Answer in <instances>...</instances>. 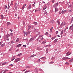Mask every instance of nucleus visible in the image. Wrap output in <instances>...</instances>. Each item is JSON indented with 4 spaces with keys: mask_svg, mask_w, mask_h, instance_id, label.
I'll return each mask as SVG.
<instances>
[{
    "mask_svg": "<svg viewBox=\"0 0 73 73\" xmlns=\"http://www.w3.org/2000/svg\"><path fill=\"white\" fill-rule=\"evenodd\" d=\"M20 60V58H18L15 59L14 62H18V61H19Z\"/></svg>",
    "mask_w": 73,
    "mask_h": 73,
    "instance_id": "obj_1",
    "label": "nucleus"
},
{
    "mask_svg": "<svg viewBox=\"0 0 73 73\" xmlns=\"http://www.w3.org/2000/svg\"><path fill=\"white\" fill-rule=\"evenodd\" d=\"M35 36H34L32 37V38L30 39L29 40V41L32 42V41H33V40H35Z\"/></svg>",
    "mask_w": 73,
    "mask_h": 73,
    "instance_id": "obj_2",
    "label": "nucleus"
},
{
    "mask_svg": "<svg viewBox=\"0 0 73 73\" xmlns=\"http://www.w3.org/2000/svg\"><path fill=\"white\" fill-rule=\"evenodd\" d=\"M72 53L71 52H67L66 54V56H69V55H70V54H71Z\"/></svg>",
    "mask_w": 73,
    "mask_h": 73,
    "instance_id": "obj_3",
    "label": "nucleus"
},
{
    "mask_svg": "<svg viewBox=\"0 0 73 73\" xmlns=\"http://www.w3.org/2000/svg\"><path fill=\"white\" fill-rule=\"evenodd\" d=\"M16 56H14L12 58H11V61H13V60H15V57Z\"/></svg>",
    "mask_w": 73,
    "mask_h": 73,
    "instance_id": "obj_4",
    "label": "nucleus"
},
{
    "mask_svg": "<svg viewBox=\"0 0 73 73\" xmlns=\"http://www.w3.org/2000/svg\"><path fill=\"white\" fill-rule=\"evenodd\" d=\"M7 27H8L9 25H10L11 24V23L10 22H8L7 23Z\"/></svg>",
    "mask_w": 73,
    "mask_h": 73,
    "instance_id": "obj_5",
    "label": "nucleus"
},
{
    "mask_svg": "<svg viewBox=\"0 0 73 73\" xmlns=\"http://www.w3.org/2000/svg\"><path fill=\"white\" fill-rule=\"evenodd\" d=\"M47 8V6H46V5H45L43 7V11H44V10H45V9H46Z\"/></svg>",
    "mask_w": 73,
    "mask_h": 73,
    "instance_id": "obj_6",
    "label": "nucleus"
},
{
    "mask_svg": "<svg viewBox=\"0 0 73 73\" xmlns=\"http://www.w3.org/2000/svg\"><path fill=\"white\" fill-rule=\"evenodd\" d=\"M67 12V11L66 10H62V14H64V13H65V12Z\"/></svg>",
    "mask_w": 73,
    "mask_h": 73,
    "instance_id": "obj_7",
    "label": "nucleus"
},
{
    "mask_svg": "<svg viewBox=\"0 0 73 73\" xmlns=\"http://www.w3.org/2000/svg\"><path fill=\"white\" fill-rule=\"evenodd\" d=\"M57 23H58V25H60V20H59V19H58V21H57Z\"/></svg>",
    "mask_w": 73,
    "mask_h": 73,
    "instance_id": "obj_8",
    "label": "nucleus"
},
{
    "mask_svg": "<svg viewBox=\"0 0 73 73\" xmlns=\"http://www.w3.org/2000/svg\"><path fill=\"white\" fill-rule=\"evenodd\" d=\"M27 26L28 27V28L29 29H28V31H29V30L30 29H31V26H30V25H27Z\"/></svg>",
    "mask_w": 73,
    "mask_h": 73,
    "instance_id": "obj_9",
    "label": "nucleus"
},
{
    "mask_svg": "<svg viewBox=\"0 0 73 73\" xmlns=\"http://www.w3.org/2000/svg\"><path fill=\"white\" fill-rule=\"evenodd\" d=\"M31 6H32V5H29V6L28 7V8L29 10L31 9Z\"/></svg>",
    "mask_w": 73,
    "mask_h": 73,
    "instance_id": "obj_10",
    "label": "nucleus"
},
{
    "mask_svg": "<svg viewBox=\"0 0 73 73\" xmlns=\"http://www.w3.org/2000/svg\"><path fill=\"white\" fill-rule=\"evenodd\" d=\"M63 33H64V31H63V30H62L61 31L60 35H62L61 37L62 36V35H63Z\"/></svg>",
    "mask_w": 73,
    "mask_h": 73,
    "instance_id": "obj_11",
    "label": "nucleus"
},
{
    "mask_svg": "<svg viewBox=\"0 0 73 73\" xmlns=\"http://www.w3.org/2000/svg\"><path fill=\"white\" fill-rule=\"evenodd\" d=\"M73 29V24L70 27L69 29Z\"/></svg>",
    "mask_w": 73,
    "mask_h": 73,
    "instance_id": "obj_12",
    "label": "nucleus"
},
{
    "mask_svg": "<svg viewBox=\"0 0 73 73\" xmlns=\"http://www.w3.org/2000/svg\"><path fill=\"white\" fill-rule=\"evenodd\" d=\"M67 59H70V58H68V57H65V58H64V60H67Z\"/></svg>",
    "mask_w": 73,
    "mask_h": 73,
    "instance_id": "obj_13",
    "label": "nucleus"
},
{
    "mask_svg": "<svg viewBox=\"0 0 73 73\" xmlns=\"http://www.w3.org/2000/svg\"><path fill=\"white\" fill-rule=\"evenodd\" d=\"M5 45V44L4 43L1 45V47H3V46H4Z\"/></svg>",
    "mask_w": 73,
    "mask_h": 73,
    "instance_id": "obj_14",
    "label": "nucleus"
},
{
    "mask_svg": "<svg viewBox=\"0 0 73 73\" xmlns=\"http://www.w3.org/2000/svg\"><path fill=\"white\" fill-rule=\"evenodd\" d=\"M46 40H44L42 42V44H45V43H46Z\"/></svg>",
    "mask_w": 73,
    "mask_h": 73,
    "instance_id": "obj_15",
    "label": "nucleus"
},
{
    "mask_svg": "<svg viewBox=\"0 0 73 73\" xmlns=\"http://www.w3.org/2000/svg\"><path fill=\"white\" fill-rule=\"evenodd\" d=\"M43 36H41V35H39L38 37V38H37V40H39V39H40V37H42Z\"/></svg>",
    "mask_w": 73,
    "mask_h": 73,
    "instance_id": "obj_16",
    "label": "nucleus"
},
{
    "mask_svg": "<svg viewBox=\"0 0 73 73\" xmlns=\"http://www.w3.org/2000/svg\"><path fill=\"white\" fill-rule=\"evenodd\" d=\"M1 19L2 20H3V18H4V16L3 15H1Z\"/></svg>",
    "mask_w": 73,
    "mask_h": 73,
    "instance_id": "obj_17",
    "label": "nucleus"
},
{
    "mask_svg": "<svg viewBox=\"0 0 73 73\" xmlns=\"http://www.w3.org/2000/svg\"><path fill=\"white\" fill-rule=\"evenodd\" d=\"M22 55V53H20L19 54L17 55V56H21Z\"/></svg>",
    "mask_w": 73,
    "mask_h": 73,
    "instance_id": "obj_18",
    "label": "nucleus"
},
{
    "mask_svg": "<svg viewBox=\"0 0 73 73\" xmlns=\"http://www.w3.org/2000/svg\"><path fill=\"white\" fill-rule=\"evenodd\" d=\"M21 46V44H19L17 45V47H19V46Z\"/></svg>",
    "mask_w": 73,
    "mask_h": 73,
    "instance_id": "obj_19",
    "label": "nucleus"
},
{
    "mask_svg": "<svg viewBox=\"0 0 73 73\" xmlns=\"http://www.w3.org/2000/svg\"><path fill=\"white\" fill-rule=\"evenodd\" d=\"M31 33V31H29L27 32V35H29Z\"/></svg>",
    "mask_w": 73,
    "mask_h": 73,
    "instance_id": "obj_20",
    "label": "nucleus"
},
{
    "mask_svg": "<svg viewBox=\"0 0 73 73\" xmlns=\"http://www.w3.org/2000/svg\"><path fill=\"white\" fill-rule=\"evenodd\" d=\"M6 63H7V62H5L3 63L2 64L1 66H3V65H5V64H6Z\"/></svg>",
    "mask_w": 73,
    "mask_h": 73,
    "instance_id": "obj_21",
    "label": "nucleus"
},
{
    "mask_svg": "<svg viewBox=\"0 0 73 73\" xmlns=\"http://www.w3.org/2000/svg\"><path fill=\"white\" fill-rule=\"evenodd\" d=\"M57 11H58V8L56 7L55 8V12H57Z\"/></svg>",
    "mask_w": 73,
    "mask_h": 73,
    "instance_id": "obj_22",
    "label": "nucleus"
},
{
    "mask_svg": "<svg viewBox=\"0 0 73 73\" xmlns=\"http://www.w3.org/2000/svg\"><path fill=\"white\" fill-rule=\"evenodd\" d=\"M73 58H72L70 60H69V62H73Z\"/></svg>",
    "mask_w": 73,
    "mask_h": 73,
    "instance_id": "obj_23",
    "label": "nucleus"
},
{
    "mask_svg": "<svg viewBox=\"0 0 73 73\" xmlns=\"http://www.w3.org/2000/svg\"><path fill=\"white\" fill-rule=\"evenodd\" d=\"M33 24L36 25H37V22H33Z\"/></svg>",
    "mask_w": 73,
    "mask_h": 73,
    "instance_id": "obj_24",
    "label": "nucleus"
},
{
    "mask_svg": "<svg viewBox=\"0 0 73 73\" xmlns=\"http://www.w3.org/2000/svg\"><path fill=\"white\" fill-rule=\"evenodd\" d=\"M10 35L9 34H7L6 35V37L7 38H8V37Z\"/></svg>",
    "mask_w": 73,
    "mask_h": 73,
    "instance_id": "obj_25",
    "label": "nucleus"
},
{
    "mask_svg": "<svg viewBox=\"0 0 73 73\" xmlns=\"http://www.w3.org/2000/svg\"><path fill=\"white\" fill-rule=\"evenodd\" d=\"M13 1H11V4H10V5H13Z\"/></svg>",
    "mask_w": 73,
    "mask_h": 73,
    "instance_id": "obj_26",
    "label": "nucleus"
},
{
    "mask_svg": "<svg viewBox=\"0 0 73 73\" xmlns=\"http://www.w3.org/2000/svg\"><path fill=\"white\" fill-rule=\"evenodd\" d=\"M41 60H40V59H38L37 61V62H40Z\"/></svg>",
    "mask_w": 73,
    "mask_h": 73,
    "instance_id": "obj_27",
    "label": "nucleus"
},
{
    "mask_svg": "<svg viewBox=\"0 0 73 73\" xmlns=\"http://www.w3.org/2000/svg\"><path fill=\"white\" fill-rule=\"evenodd\" d=\"M19 41V38H17V40H16V42H18Z\"/></svg>",
    "mask_w": 73,
    "mask_h": 73,
    "instance_id": "obj_28",
    "label": "nucleus"
},
{
    "mask_svg": "<svg viewBox=\"0 0 73 73\" xmlns=\"http://www.w3.org/2000/svg\"><path fill=\"white\" fill-rule=\"evenodd\" d=\"M57 40H58L57 39H55L54 40V41L55 42V43L56 42H57Z\"/></svg>",
    "mask_w": 73,
    "mask_h": 73,
    "instance_id": "obj_29",
    "label": "nucleus"
},
{
    "mask_svg": "<svg viewBox=\"0 0 73 73\" xmlns=\"http://www.w3.org/2000/svg\"><path fill=\"white\" fill-rule=\"evenodd\" d=\"M36 56V55H35V54H33L32 55H31V57H34V56Z\"/></svg>",
    "mask_w": 73,
    "mask_h": 73,
    "instance_id": "obj_30",
    "label": "nucleus"
},
{
    "mask_svg": "<svg viewBox=\"0 0 73 73\" xmlns=\"http://www.w3.org/2000/svg\"><path fill=\"white\" fill-rule=\"evenodd\" d=\"M48 33H47V32H46L45 33V35L46 36H48Z\"/></svg>",
    "mask_w": 73,
    "mask_h": 73,
    "instance_id": "obj_31",
    "label": "nucleus"
},
{
    "mask_svg": "<svg viewBox=\"0 0 73 73\" xmlns=\"http://www.w3.org/2000/svg\"><path fill=\"white\" fill-rule=\"evenodd\" d=\"M55 38H56L55 37H52L51 39L52 40H54V39Z\"/></svg>",
    "mask_w": 73,
    "mask_h": 73,
    "instance_id": "obj_32",
    "label": "nucleus"
},
{
    "mask_svg": "<svg viewBox=\"0 0 73 73\" xmlns=\"http://www.w3.org/2000/svg\"><path fill=\"white\" fill-rule=\"evenodd\" d=\"M45 58L44 57H42L41 58H40V59L41 60H43V59H44V58Z\"/></svg>",
    "mask_w": 73,
    "mask_h": 73,
    "instance_id": "obj_33",
    "label": "nucleus"
},
{
    "mask_svg": "<svg viewBox=\"0 0 73 73\" xmlns=\"http://www.w3.org/2000/svg\"><path fill=\"white\" fill-rule=\"evenodd\" d=\"M63 25V22L60 25V27H62V25Z\"/></svg>",
    "mask_w": 73,
    "mask_h": 73,
    "instance_id": "obj_34",
    "label": "nucleus"
},
{
    "mask_svg": "<svg viewBox=\"0 0 73 73\" xmlns=\"http://www.w3.org/2000/svg\"><path fill=\"white\" fill-rule=\"evenodd\" d=\"M50 22H51L52 23H53L54 22V21L53 20H52L50 21Z\"/></svg>",
    "mask_w": 73,
    "mask_h": 73,
    "instance_id": "obj_35",
    "label": "nucleus"
},
{
    "mask_svg": "<svg viewBox=\"0 0 73 73\" xmlns=\"http://www.w3.org/2000/svg\"><path fill=\"white\" fill-rule=\"evenodd\" d=\"M10 7V6H9V5L8 4V7H7L8 9H9Z\"/></svg>",
    "mask_w": 73,
    "mask_h": 73,
    "instance_id": "obj_36",
    "label": "nucleus"
},
{
    "mask_svg": "<svg viewBox=\"0 0 73 73\" xmlns=\"http://www.w3.org/2000/svg\"><path fill=\"white\" fill-rule=\"evenodd\" d=\"M24 9V7L23 6V7L21 8V9H22V10H23Z\"/></svg>",
    "mask_w": 73,
    "mask_h": 73,
    "instance_id": "obj_37",
    "label": "nucleus"
},
{
    "mask_svg": "<svg viewBox=\"0 0 73 73\" xmlns=\"http://www.w3.org/2000/svg\"><path fill=\"white\" fill-rule=\"evenodd\" d=\"M54 62H49V64H53Z\"/></svg>",
    "mask_w": 73,
    "mask_h": 73,
    "instance_id": "obj_38",
    "label": "nucleus"
},
{
    "mask_svg": "<svg viewBox=\"0 0 73 73\" xmlns=\"http://www.w3.org/2000/svg\"><path fill=\"white\" fill-rule=\"evenodd\" d=\"M5 9H7V5H5Z\"/></svg>",
    "mask_w": 73,
    "mask_h": 73,
    "instance_id": "obj_39",
    "label": "nucleus"
},
{
    "mask_svg": "<svg viewBox=\"0 0 73 73\" xmlns=\"http://www.w3.org/2000/svg\"><path fill=\"white\" fill-rule=\"evenodd\" d=\"M73 17H72V18H71V22H72H72H73Z\"/></svg>",
    "mask_w": 73,
    "mask_h": 73,
    "instance_id": "obj_40",
    "label": "nucleus"
},
{
    "mask_svg": "<svg viewBox=\"0 0 73 73\" xmlns=\"http://www.w3.org/2000/svg\"><path fill=\"white\" fill-rule=\"evenodd\" d=\"M55 4L56 6H57L58 5V3H56Z\"/></svg>",
    "mask_w": 73,
    "mask_h": 73,
    "instance_id": "obj_41",
    "label": "nucleus"
},
{
    "mask_svg": "<svg viewBox=\"0 0 73 73\" xmlns=\"http://www.w3.org/2000/svg\"><path fill=\"white\" fill-rule=\"evenodd\" d=\"M54 0H52V3H54Z\"/></svg>",
    "mask_w": 73,
    "mask_h": 73,
    "instance_id": "obj_42",
    "label": "nucleus"
},
{
    "mask_svg": "<svg viewBox=\"0 0 73 73\" xmlns=\"http://www.w3.org/2000/svg\"><path fill=\"white\" fill-rule=\"evenodd\" d=\"M50 32H52V29H50Z\"/></svg>",
    "mask_w": 73,
    "mask_h": 73,
    "instance_id": "obj_43",
    "label": "nucleus"
},
{
    "mask_svg": "<svg viewBox=\"0 0 73 73\" xmlns=\"http://www.w3.org/2000/svg\"><path fill=\"white\" fill-rule=\"evenodd\" d=\"M39 70H40V71L41 72H42V69H39Z\"/></svg>",
    "mask_w": 73,
    "mask_h": 73,
    "instance_id": "obj_44",
    "label": "nucleus"
},
{
    "mask_svg": "<svg viewBox=\"0 0 73 73\" xmlns=\"http://www.w3.org/2000/svg\"><path fill=\"white\" fill-rule=\"evenodd\" d=\"M32 7H35V4H33L32 5Z\"/></svg>",
    "mask_w": 73,
    "mask_h": 73,
    "instance_id": "obj_45",
    "label": "nucleus"
},
{
    "mask_svg": "<svg viewBox=\"0 0 73 73\" xmlns=\"http://www.w3.org/2000/svg\"><path fill=\"white\" fill-rule=\"evenodd\" d=\"M9 66H13V64H11L9 65Z\"/></svg>",
    "mask_w": 73,
    "mask_h": 73,
    "instance_id": "obj_46",
    "label": "nucleus"
},
{
    "mask_svg": "<svg viewBox=\"0 0 73 73\" xmlns=\"http://www.w3.org/2000/svg\"><path fill=\"white\" fill-rule=\"evenodd\" d=\"M10 35L11 36H13V33H11L10 34Z\"/></svg>",
    "mask_w": 73,
    "mask_h": 73,
    "instance_id": "obj_47",
    "label": "nucleus"
},
{
    "mask_svg": "<svg viewBox=\"0 0 73 73\" xmlns=\"http://www.w3.org/2000/svg\"><path fill=\"white\" fill-rule=\"evenodd\" d=\"M65 64H66V65H69V63H68V62H66V63H65Z\"/></svg>",
    "mask_w": 73,
    "mask_h": 73,
    "instance_id": "obj_48",
    "label": "nucleus"
},
{
    "mask_svg": "<svg viewBox=\"0 0 73 73\" xmlns=\"http://www.w3.org/2000/svg\"><path fill=\"white\" fill-rule=\"evenodd\" d=\"M13 40H12L11 42V44H12V43H13Z\"/></svg>",
    "mask_w": 73,
    "mask_h": 73,
    "instance_id": "obj_49",
    "label": "nucleus"
},
{
    "mask_svg": "<svg viewBox=\"0 0 73 73\" xmlns=\"http://www.w3.org/2000/svg\"><path fill=\"white\" fill-rule=\"evenodd\" d=\"M26 68H31V67H29V66H27L26 67Z\"/></svg>",
    "mask_w": 73,
    "mask_h": 73,
    "instance_id": "obj_50",
    "label": "nucleus"
},
{
    "mask_svg": "<svg viewBox=\"0 0 73 73\" xmlns=\"http://www.w3.org/2000/svg\"><path fill=\"white\" fill-rule=\"evenodd\" d=\"M27 5L26 4H24L23 6V7H25L26 6V5Z\"/></svg>",
    "mask_w": 73,
    "mask_h": 73,
    "instance_id": "obj_51",
    "label": "nucleus"
},
{
    "mask_svg": "<svg viewBox=\"0 0 73 73\" xmlns=\"http://www.w3.org/2000/svg\"><path fill=\"white\" fill-rule=\"evenodd\" d=\"M15 16L17 17V14L15 13Z\"/></svg>",
    "mask_w": 73,
    "mask_h": 73,
    "instance_id": "obj_52",
    "label": "nucleus"
},
{
    "mask_svg": "<svg viewBox=\"0 0 73 73\" xmlns=\"http://www.w3.org/2000/svg\"><path fill=\"white\" fill-rule=\"evenodd\" d=\"M23 47H25V48H26V45H23Z\"/></svg>",
    "mask_w": 73,
    "mask_h": 73,
    "instance_id": "obj_53",
    "label": "nucleus"
},
{
    "mask_svg": "<svg viewBox=\"0 0 73 73\" xmlns=\"http://www.w3.org/2000/svg\"><path fill=\"white\" fill-rule=\"evenodd\" d=\"M4 31H2V30H1V33H3V32H4Z\"/></svg>",
    "mask_w": 73,
    "mask_h": 73,
    "instance_id": "obj_54",
    "label": "nucleus"
},
{
    "mask_svg": "<svg viewBox=\"0 0 73 73\" xmlns=\"http://www.w3.org/2000/svg\"><path fill=\"white\" fill-rule=\"evenodd\" d=\"M8 70H5V71L6 72H8Z\"/></svg>",
    "mask_w": 73,
    "mask_h": 73,
    "instance_id": "obj_55",
    "label": "nucleus"
},
{
    "mask_svg": "<svg viewBox=\"0 0 73 73\" xmlns=\"http://www.w3.org/2000/svg\"><path fill=\"white\" fill-rule=\"evenodd\" d=\"M66 24V23L65 22H64L63 23V25L64 26Z\"/></svg>",
    "mask_w": 73,
    "mask_h": 73,
    "instance_id": "obj_56",
    "label": "nucleus"
},
{
    "mask_svg": "<svg viewBox=\"0 0 73 73\" xmlns=\"http://www.w3.org/2000/svg\"><path fill=\"white\" fill-rule=\"evenodd\" d=\"M56 34H57L58 33V31H57L56 32Z\"/></svg>",
    "mask_w": 73,
    "mask_h": 73,
    "instance_id": "obj_57",
    "label": "nucleus"
},
{
    "mask_svg": "<svg viewBox=\"0 0 73 73\" xmlns=\"http://www.w3.org/2000/svg\"><path fill=\"white\" fill-rule=\"evenodd\" d=\"M59 15H60L62 13V12L59 11Z\"/></svg>",
    "mask_w": 73,
    "mask_h": 73,
    "instance_id": "obj_58",
    "label": "nucleus"
},
{
    "mask_svg": "<svg viewBox=\"0 0 73 73\" xmlns=\"http://www.w3.org/2000/svg\"><path fill=\"white\" fill-rule=\"evenodd\" d=\"M72 7V4H70V5L69 6V7Z\"/></svg>",
    "mask_w": 73,
    "mask_h": 73,
    "instance_id": "obj_59",
    "label": "nucleus"
},
{
    "mask_svg": "<svg viewBox=\"0 0 73 73\" xmlns=\"http://www.w3.org/2000/svg\"><path fill=\"white\" fill-rule=\"evenodd\" d=\"M41 10V9L40 8H39L38 9V10L39 11H40V10Z\"/></svg>",
    "mask_w": 73,
    "mask_h": 73,
    "instance_id": "obj_60",
    "label": "nucleus"
},
{
    "mask_svg": "<svg viewBox=\"0 0 73 73\" xmlns=\"http://www.w3.org/2000/svg\"><path fill=\"white\" fill-rule=\"evenodd\" d=\"M3 30V28H1V31H4V30Z\"/></svg>",
    "mask_w": 73,
    "mask_h": 73,
    "instance_id": "obj_61",
    "label": "nucleus"
},
{
    "mask_svg": "<svg viewBox=\"0 0 73 73\" xmlns=\"http://www.w3.org/2000/svg\"><path fill=\"white\" fill-rule=\"evenodd\" d=\"M11 50H12V49L11 48L9 50V51H11Z\"/></svg>",
    "mask_w": 73,
    "mask_h": 73,
    "instance_id": "obj_62",
    "label": "nucleus"
},
{
    "mask_svg": "<svg viewBox=\"0 0 73 73\" xmlns=\"http://www.w3.org/2000/svg\"><path fill=\"white\" fill-rule=\"evenodd\" d=\"M42 41V40H41V39H40L39 40V42H41V41Z\"/></svg>",
    "mask_w": 73,
    "mask_h": 73,
    "instance_id": "obj_63",
    "label": "nucleus"
},
{
    "mask_svg": "<svg viewBox=\"0 0 73 73\" xmlns=\"http://www.w3.org/2000/svg\"><path fill=\"white\" fill-rule=\"evenodd\" d=\"M16 52H18L19 49H17L16 50Z\"/></svg>",
    "mask_w": 73,
    "mask_h": 73,
    "instance_id": "obj_64",
    "label": "nucleus"
}]
</instances>
